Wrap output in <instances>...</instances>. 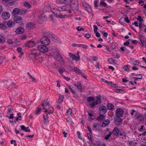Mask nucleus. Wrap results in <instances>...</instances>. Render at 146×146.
I'll list each match as a JSON object with an SVG mask.
<instances>
[{"mask_svg":"<svg viewBox=\"0 0 146 146\" xmlns=\"http://www.w3.org/2000/svg\"><path fill=\"white\" fill-rule=\"evenodd\" d=\"M10 15L8 12H4L2 14V17L4 19L7 20L10 17Z\"/></svg>","mask_w":146,"mask_h":146,"instance_id":"nucleus-11","label":"nucleus"},{"mask_svg":"<svg viewBox=\"0 0 146 146\" xmlns=\"http://www.w3.org/2000/svg\"><path fill=\"white\" fill-rule=\"evenodd\" d=\"M94 27V33L97 32V30L98 29V27L96 26L95 25L93 26Z\"/></svg>","mask_w":146,"mask_h":146,"instance_id":"nucleus-60","label":"nucleus"},{"mask_svg":"<svg viewBox=\"0 0 146 146\" xmlns=\"http://www.w3.org/2000/svg\"><path fill=\"white\" fill-rule=\"evenodd\" d=\"M40 54V52L38 50L33 49L31 51V54L33 56L35 59H36V57L38 56Z\"/></svg>","mask_w":146,"mask_h":146,"instance_id":"nucleus-6","label":"nucleus"},{"mask_svg":"<svg viewBox=\"0 0 146 146\" xmlns=\"http://www.w3.org/2000/svg\"><path fill=\"white\" fill-rule=\"evenodd\" d=\"M53 112L54 109L52 108L51 107H50L48 110L46 109L44 111L45 113L47 112L49 114L51 113H52Z\"/></svg>","mask_w":146,"mask_h":146,"instance_id":"nucleus-28","label":"nucleus"},{"mask_svg":"<svg viewBox=\"0 0 146 146\" xmlns=\"http://www.w3.org/2000/svg\"><path fill=\"white\" fill-rule=\"evenodd\" d=\"M72 110L71 109H69L67 110L66 113L67 114L70 115L72 113Z\"/></svg>","mask_w":146,"mask_h":146,"instance_id":"nucleus-53","label":"nucleus"},{"mask_svg":"<svg viewBox=\"0 0 146 146\" xmlns=\"http://www.w3.org/2000/svg\"><path fill=\"white\" fill-rule=\"evenodd\" d=\"M82 6L88 12L90 13H91L92 12V10L90 6L88 5L86 3L83 2L82 3Z\"/></svg>","mask_w":146,"mask_h":146,"instance_id":"nucleus-5","label":"nucleus"},{"mask_svg":"<svg viewBox=\"0 0 146 146\" xmlns=\"http://www.w3.org/2000/svg\"><path fill=\"white\" fill-rule=\"evenodd\" d=\"M98 1L96 0H95L94 1V7H95L97 8V7H98Z\"/></svg>","mask_w":146,"mask_h":146,"instance_id":"nucleus-59","label":"nucleus"},{"mask_svg":"<svg viewBox=\"0 0 146 146\" xmlns=\"http://www.w3.org/2000/svg\"><path fill=\"white\" fill-rule=\"evenodd\" d=\"M79 47H82L83 48L87 49L88 46L87 45L84 44H80L79 45Z\"/></svg>","mask_w":146,"mask_h":146,"instance_id":"nucleus-52","label":"nucleus"},{"mask_svg":"<svg viewBox=\"0 0 146 146\" xmlns=\"http://www.w3.org/2000/svg\"><path fill=\"white\" fill-rule=\"evenodd\" d=\"M41 43L45 45H48L50 43V40L46 36L42 37L40 39Z\"/></svg>","mask_w":146,"mask_h":146,"instance_id":"nucleus-7","label":"nucleus"},{"mask_svg":"<svg viewBox=\"0 0 146 146\" xmlns=\"http://www.w3.org/2000/svg\"><path fill=\"white\" fill-rule=\"evenodd\" d=\"M85 36L87 38H89L90 37L91 35L90 34L88 33L85 34Z\"/></svg>","mask_w":146,"mask_h":146,"instance_id":"nucleus-61","label":"nucleus"},{"mask_svg":"<svg viewBox=\"0 0 146 146\" xmlns=\"http://www.w3.org/2000/svg\"><path fill=\"white\" fill-rule=\"evenodd\" d=\"M44 35L47 37L50 38L54 42H58V38H57L54 34L50 32H45L44 34Z\"/></svg>","mask_w":146,"mask_h":146,"instance_id":"nucleus-3","label":"nucleus"},{"mask_svg":"<svg viewBox=\"0 0 146 146\" xmlns=\"http://www.w3.org/2000/svg\"><path fill=\"white\" fill-rule=\"evenodd\" d=\"M87 135L88 138L90 141L92 142V140L90 135L89 133H88Z\"/></svg>","mask_w":146,"mask_h":146,"instance_id":"nucleus-57","label":"nucleus"},{"mask_svg":"<svg viewBox=\"0 0 146 146\" xmlns=\"http://www.w3.org/2000/svg\"><path fill=\"white\" fill-rule=\"evenodd\" d=\"M70 0H57L56 2L58 4H61L64 3L65 4H67L69 3Z\"/></svg>","mask_w":146,"mask_h":146,"instance_id":"nucleus-18","label":"nucleus"},{"mask_svg":"<svg viewBox=\"0 0 146 146\" xmlns=\"http://www.w3.org/2000/svg\"><path fill=\"white\" fill-rule=\"evenodd\" d=\"M106 49L107 50V53H108L111 52V50L108 46H107L106 48Z\"/></svg>","mask_w":146,"mask_h":146,"instance_id":"nucleus-64","label":"nucleus"},{"mask_svg":"<svg viewBox=\"0 0 146 146\" xmlns=\"http://www.w3.org/2000/svg\"><path fill=\"white\" fill-rule=\"evenodd\" d=\"M64 98V96L63 95H60L59 97L58 102L60 103L62 102Z\"/></svg>","mask_w":146,"mask_h":146,"instance_id":"nucleus-41","label":"nucleus"},{"mask_svg":"<svg viewBox=\"0 0 146 146\" xmlns=\"http://www.w3.org/2000/svg\"><path fill=\"white\" fill-rule=\"evenodd\" d=\"M20 9L16 8H14L13 11L12 13L14 15H19V13Z\"/></svg>","mask_w":146,"mask_h":146,"instance_id":"nucleus-27","label":"nucleus"},{"mask_svg":"<svg viewBox=\"0 0 146 146\" xmlns=\"http://www.w3.org/2000/svg\"><path fill=\"white\" fill-rule=\"evenodd\" d=\"M24 5L25 7L28 8H29L31 7V6L29 3L27 2H25L24 3Z\"/></svg>","mask_w":146,"mask_h":146,"instance_id":"nucleus-45","label":"nucleus"},{"mask_svg":"<svg viewBox=\"0 0 146 146\" xmlns=\"http://www.w3.org/2000/svg\"><path fill=\"white\" fill-rule=\"evenodd\" d=\"M77 133L78 134V138L79 139H82V138H81L80 132H79V131H77Z\"/></svg>","mask_w":146,"mask_h":146,"instance_id":"nucleus-62","label":"nucleus"},{"mask_svg":"<svg viewBox=\"0 0 146 146\" xmlns=\"http://www.w3.org/2000/svg\"><path fill=\"white\" fill-rule=\"evenodd\" d=\"M68 87L70 90V91L73 94H74L76 93V92L75 91L74 88L72 86L68 85Z\"/></svg>","mask_w":146,"mask_h":146,"instance_id":"nucleus-34","label":"nucleus"},{"mask_svg":"<svg viewBox=\"0 0 146 146\" xmlns=\"http://www.w3.org/2000/svg\"><path fill=\"white\" fill-rule=\"evenodd\" d=\"M119 117H122L124 113V110H125V107H121L120 105H119Z\"/></svg>","mask_w":146,"mask_h":146,"instance_id":"nucleus-16","label":"nucleus"},{"mask_svg":"<svg viewBox=\"0 0 146 146\" xmlns=\"http://www.w3.org/2000/svg\"><path fill=\"white\" fill-rule=\"evenodd\" d=\"M55 9V12H54V13L55 14V16L58 18H59L61 19H62L63 18H66V15H62V14L59 13H57L56 11L57 10H56V8L54 9Z\"/></svg>","mask_w":146,"mask_h":146,"instance_id":"nucleus-14","label":"nucleus"},{"mask_svg":"<svg viewBox=\"0 0 146 146\" xmlns=\"http://www.w3.org/2000/svg\"><path fill=\"white\" fill-rule=\"evenodd\" d=\"M100 114H105L107 112V109L106 107L102 106H100L99 109Z\"/></svg>","mask_w":146,"mask_h":146,"instance_id":"nucleus-9","label":"nucleus"},{"mask_svg":"<svg viewBox=\"0 0 146 146\" xmlns=\"http://www.w3.org/2000/svg\"><path fill=\"white\" fill-rule=\"evenodd\" d=\"M129 40L131 41L132 43L133 44H135L137 42V41L136 40H133L132 39H129Z\"/></svg>","mask_w":146,"mask_h":146,"instance_id":"nucleus-55","label":"nucleus"},{"mask_svg":"<svg viewBox=\"0 0 146 146\" xmlns=\"http://www.w3.org/2000/svg\"><path fill=\"white\" fill-rule=\"evenodd\" d=\"M15 23L14 22L9 20L8 21L7 25L9 27L12 28L15 26Z\"/></svg>","mask_w":146,"mask_h":146,"instance_id":"nucleus-20","label":"nucleus"},{"mask_svg":"<svg viewBox=\"0 0 146 146\" xmlns=\"http://www.w3.org/2000/svg\"><path fill=\"white\" fill-rule=\"evenodd\" d=\"M65 70V69L64 67H60L58 69V71L60 74H62Z\"/></svg>","mask_w":146,"mask_h":146,"instance_id":"nucleus-46","label":"nucleus"},{"mask_svg":"<svg viewBox=\"0 0 146 146\" xmlns=\"http://www.w3.org/2000/svg\"><path fill=\"white\" fill-rule=\"evenodd\" d=\"M44 121L45 123H47L48 122V113H45V114H43Z\"/></svg>","mask_w":146,"mask_h":146,"instance_id":"nucleus-23","label":"nucleus"},{"mask_svg":"<svg viewBox=\"0 0 146 146\" xmlns=\"http://www.w3.org/2000/svg\"><path fill=\"white\" fill-rule=\"evenodd\" d=\"M99 124L97 123H94L92 125V127L94 129H96L97 127L98 126Z\"/></svg>","mask_w":146,"mask_h":146,"instance_id":"nucleus-56","label":"nucleus"},{"mask_svg":"<svg viewBox=\"0 0 146 146\" xmlns=\"http://www.w3.org/2000/svg\"><path fill=\"white\" fill-rule=\"evenodd\" d=\"M70 6L68 5H66L62 7H56V10L57 11H68L69 13H71V11L70 9Z\"/></svg>","mask_w":146,"mask_h":146,"instance_id":"nucleus-4","label":"nucleus"},{"mask_svg":"<svg viewBox=\"0 0 146 146\" xmlns=\"http://www.w3.org/2000/svg\"><path fill=\"white\" fill-rule=\"evenodd\" d=\"M5 41V38L2 35H0V43H3Z\"/></svg>","mask_w":146,"mask_h":146,"instance_id":"nucleus-40","label":"nucleus"},{"mask_svg":"<svg viewBox=\"0 0 146 146\" xmlns=\"http://www.w3.org/2000/svg\"><path fill=\"white\" fill-rule=\"evenodd\" d=\"M20 126L21 128V129L25 132H30L31 131L30 130V129H29V127H25L23 125H21Z\"/></svg>","mask_w":146,"mask_h":146,"instance_id":"nucleus-26","label":"nucleus"},{"mask_svg":"<svg viewBox=\"0 0 146 146\" xmlns=\"http://www.w3.org/2000/svg\"><path fill=\"white\" fill-rule=\"evenodd\" d=\"M110 123V120L108 119L104 120L102 122V126L103 127L108 125Z\"/></svg>","mask_w":146,"mask_h":146,"instance_id":"nucleus-21","label":"nucleus"},{"mask_svg":"<svg viewBox=\"0 0 146 146\" xmlns=\"http://www.w3.org/2000/svg\"><path fill=\"white\" fill-rule=\"evenodd\" d=\"M71 4L70 6V9L74 11H78V3L77 0H71L70 2Z\"/></svg>","mask_w":146,"mask_h":146,"instance_id":"nucleus-2","label":"nucleus"},{"mask_svg":"<svg viewBox=\"0 0 146 146\" xmlns=\"http://www.w3.org/2000/svg\"><path fill=\"white\" fill-rule=\"evenodd\" d=\"M76 29L78 31H84V29L81 28L80 27H76Z\"/></svg>","mask_w":146,"mask_h":146,"instance_id":"nucleus-54","label":"nucleus"},{"mask_svg":"<svg viewBox=\"0 0 146 146\" xmlns=\"http://www.w3.org/2000/svg\"><path fill=\"white\" fill-rule=\"evenodd\" d=\"M23 21L22 18L19 16H16L14 18V22L15 23H20Z\"/></svg>","mask_w":146,"mask_h":146,"instance_id":"nucleus-10","label":"nucleus"},{"mask_svg":"<svg viewBox=\"0 0 146 146\" xmlns=\"http://www.w3.org/2000/svg\"><path fill=\"white\" fill-rule=\"evenodd\" d=\"M135 144H136V143H135L132 141H130L129 142L128 145H129V146H133Z\"/></svg>","mask_w":146,"mask_h":146,"instance_id":"nucleus-51","label":"nucleus"},{"mask_svg":"<svg viewBox=\"0 0 146 146\" xmlns=\"http://www.w3.org/2000/svg\"><path fill=\"white\" fill-rule=\"evenodd\" d=\"M136 117L137 119L140 122H141L144 119V117L141 114L139 115H137Z\"/></svg>","mask_w":146,"mask_h":146,"instance_id":"nucleus-24","label":"nucleus"},{"mask_svg":"<svg viewBox=\"0 0 146 146\" xmlns=\"http://www.w3.org/2000/svg\"><path fill=\"white\" fill-rule=\"evenodd\" d=\"M74 72L77 74H82V72L81 70L78 68L77 67H75L74 68Z\"/></svg>","mask_w":146,"mask_h":146,"instance_id":"nucleus-33","label":"nucleus"},{"mask_svg":"<svg viewBox=\"0 0 146 146\" xmlns=\"http://www.w3.org/2000/svg\"><path fill=\"white\" fill-rule=\"evenodd\" d=\"M130 66L129 65H127L123 67V68L125 71H130Z\"/></svg>","mask_w":146,"mask_h":146,"instance_id":"nucleus-43","label":"nucleus"},{"mask_svg":"<svg viewBox=\"0 0 146 146\" xmlns=\"http://www.w3.org/2000/svg\"><path fill=\"white\" fill-rule=\"evenodd\" d=\"M131 60L133 63L135 65H138V64H140V62L139 60H136L131 59Z\"/></svg>","mask_w":146,"mask_h":146,"instance_id":"nucleus-36","label":"nucleus"},{"mask_svg":"<svg viewBox=\"0 0 146 146\" xmlns=\"http://www.w3.org/2000/svg\"><path fill=\"white\" fill-rule=\"evenodd\" d=\"M140 42L142 44V46H144V45L146 46V39L144 37L142 36L140 37Z\"/></svg>","mask_w":146,"mask_h":146,"instance_id":"nucleus-19","label":"nucleus"},{"mask_svg":"<svg viewBox=\"0 0 146 146\" xmlns=\"http://www.w3.org/2000/svg\"><path fill=\"white\" fill-rule=\"evenodd\" d=\"M97 104H98V103L96 102V101L93 102L89 104L90 107L92 108H93Z\"/></svg>","mask_w":146,"mask_h":146,"instance_id":"nucleus-38","label":"nucleus"},{"mask_svg":"<svg viewBox=\"0 0 146 146\" xmlns=\"http://www.w3.org/2000/svg\"><path fill=\"white\" fill-rule=\"evenodd\" d=\"M107 107L108 110H112L114 107L113 105L111 104H108Z\"/></svg>","mask_w":146,"mask_h":146,"instance_id":"nucleus-37","label":"nucleus"},{"mask_svg":"<svg viewBox=\"0 0 146 146\" xmlns=\"http://www.w3.org/2000/svg\"><path fill=\"white\" fill-rule=\"evenodd\" d=\"M95 100V98L92 96L88 97L87 98V100L88 102H90L92 101H94Z\"/></svg>","mask_w":146,"mask_h":146,"instance_id":"nucleus-31","label":"nucleus"},{"mask_svg":"<svg viewBox=\"0 0 146 146\" xmlns=\"http://www.w3.org/2000/svg\"><path fill=\"white\" fill-rule=\"evenodd\" d=\"M100 5L103 7H106L107 5V4L106 2L103 1H101L100 3Z\"/></svg>","mask_w":146,"mask_h":146,"instance_id":"nucleus-47","label":"nucleus"},{"mask_svg":"<svg viewBox=\"0 0 146 146\" xmlns=\"http://www.w3.org/2000/svg\"><path fill=\"white\" fill-rule=\"evenodd\" d=\"M112 134V133L111 132H109L108 134H107L106 136L105 137L104 139L106 140L108 139L109 138V137H110Z\"/></svg>","mask_w":146,"mask_h":146,"instance_id":"nucleus-44","label":"nucleus"},{"mask_svg":"<svg viewBox=\"0 0 146 146\" xmlns=\"http://www.w3.org/2000/svg\"><path fill=\"white\" fill-rule=\"evenodd\" d=\"M17 50L19 52V57H20L21 55H22L24 53L22 51V49L21 48L19 47H18L17 49Z\"/></svg>","mask_w":146,"mask_h":146,"instance_id":"nucleus-30","label":"nucleus"},{"mask_svg":"<svg viewBox=\"0 0 146 146\" xmlns=\"http://www.w3.org/2000/svg\"><path fill=\"white\" fill-rule=\"evenodd\" d=\"M24 31V29L21 27L17 28L15 30V32L17 34H22Z\"/></svg>","mask_w":146,"mask_h":146,"instance_id":"nucleus-17","label":"nucleus"},{"mask_svg":"<svg viewBox=\"0 0 146 146\" xmlns=\"http://www.w3.org/2000/svg\"><path fill=\"white\" fill-rule=\"evenodd\" d=\"M7 42L10 44H12L13 43V42L11 39H9L8 40Z\"/></svg>","mask_w":146,"mask_h":146,"instance_id":"nucleus-63","label":"nucleus"},{"mask_svg":"<svg viewBox=\"0 0 146 146\" xmlns=\"http://www.w3.org/2000/svg\"><path fill=\"white\" fill-rule=\"evenodd\" d=\"M6 28V26L3 23H0V28L2 29H5Z\"/></svg>","mask_w":146,"mask_h":146,"instance_id":"nucleus-48","label":"nucleus"},{"mask_svg":"<svg viewBox=\"0 0 146 146\" xmlns=\"http://www.w3.org/2000/svg\"><path fill=\"white\" fill-rule=\"evenodd\" d=\"M119 134L120 135L122 136L121 137L122 138H123L124 137H126V134L124 131H119Z\"/></svg>","mask_w":146,"mask_h":146,"instance_id":"nucleus-42","label":"nucleus"},{"mask_svg":"<svg viewBox=\"0 0 146 146\" xmlns=\"http://www.w3.org/2000/svg\"><path fill=\"white\" fill-rule=\"evenodd\" d=\"M8 82L9 83L10 86H12L15 87L16 86L15 84L14 83L12 82V81L10 80H9L8 81Z\"/></svg>","mask_w":146,"mask_h":146,"instance_id":"nucleus-49","label":"nucleus"},{"mask_svg":"<svg viewBox=\"0 0 146 146\" xmlns=\"http://www.w3.org/2000/svg\"><path fill=\"white\" fill-rule=\"evenodd\" d=\"M113 134L115 135H117L119 134V129L117 127H115L112 132Z\"/></svg>","mask_w":146,"mask_h":146,"instance_id":"nucleus-25","label":"nucleus"},{"mask_svg":"<svg viewBox=\"0 0 146 146\" xmlns=\"http://www.w3.org/2000/svg\"><path fill=\"white\" fill-rule=\"evenodd\" d=\"M35 44V42L30 40L25 43V46L26 47L30 48L34 46Z\"/></svg>","mask_w":146,"mask_h":146,"instance_id":"nucleus-12","label":"nucleus"},{"mask_svg":"<svg viewBox=\"0 0 146 146\" xmlns=\"http://www.w3.org/2000/svg\"><path fill=\"white\" fill-rule=\"evenodd\" d=\"M49 102L47 100H44L43 102L42 103V107H44L45 106H49Z\"/></svg>","mask_w":146,"mask_h":146,"instance_id":"nucleus-29","label":"nucleus"},{"mask_svg":"<svg viewBox=\"0 0 146 146\" xmlns=\"http://www.w3.org/2000/svg\"><path fill=\"white\" fill-rule=\"evenodd\" d=\"M96 102L98 103V104H100L101 102V96L99 95L96 96Z\"/></svg>","mask_w":146,"mask_h":146,"instance_id":"nucleus-32","label":"nucleus"},{"mask_svg":"<svg viewBox=\"0 0 146 146\" xmlns=\"http://www.w3.org/2000/svg\"><path fill=\"white\" fill-rule=\"evenodd\" d=\"M19 11V15H23L27 12V11L25 9H20Z\"/></svg>","mask_w":146,"mask_h":146,"instance_id":"nucleus-35","label":"nucleus"},{"mask_svg":"<svg viewBox=\"0 0 146 146\" xmlns=\"http://www.w3.org/2000/svg\"><path fill=\"white\" fill-rule=\"evenodd\" d=\"M51 54L56 60H57L61 63H64L62 58L60 55L57 48H54L52 49Z\"/></svg>","mask_w":146,"mask_h":146,"instance_id":"nucleus-1","label":"nucleus"},{"mask_svg":"<svg viewBox=\"0 0 146 146\" xmlns=\"http://www.w3.org/2000/svg\"><path fill=\"white\" fill-rule=\"evenodd\" d=\"M99 116L96 119L99 121H101L105 119V116L103 115L104 114H100Z\"/></svg>","mask_w":146,"mask_h":146,"instance_id":"nucleus-22","label":"nucleus"},{"mask_svg":"<svg viewBox=\"0 0 146 146\" xmlns=\"http://www.w3.org/2000/svg\"><path fill=\"white\" fill-rule=\"evenodd\" d=\"M5 58V57H0V64H2V63H3V60Z\"/></svg>","mask_w":146,"mask_h":146,"instance_id":"nucleus-58","label":"nucleus"},{"mask_svg":"<svg viewBox=\"0 0 146 146\" xmlns=\"http://www.w3.org/2000/svg\"><path fill=\"white\" fill-rule=\"evenodd\" d=\"M35 26V24L33 23L29 22H27L26 25V28L27 29H30L33 28Z\"/></svg>","mask_w":146,"mask_h":146,"instance_id":"nucleus-15","label":"nucleus"},{"mask_svg":"<svg viewBox=\"0 0 146 146\" xmlns=\"http://www.w3.org/2000/svg\"><path fill=\"white\" fill-rule=\"evenodd\" d=\"M41 111V108H37L36 110L35 111V113L36 114H37L40 113Z\"/></svg>","mask_w":146,"mask_h":146,"instance_id":"nucleus-50","label":"nucleus"},{"mask_svg":"<svg viewBox=\"0 0 146 146\" xmlns=\"http://www.w3.org/2000/svg\"><path fill=\"white\" fill-rule=\"evenodd\" d=\"M38 48L40 52H46L48 51V48L44 45H39Z\"/></svg>","mask_w":146,"mask_h":146,"instance_id":"nucleus-8","label":"nucleus"},{"mask_svg":"<svg viewBox=\"0 0 146 146\" xmlns=\"http://www.w3.org/2000/svg\"><path fill=\"white\" fill-rule=\"evenodd\" d=\"M74 86H76L78 90L80 91H82V86L80 82H76L74 84Z\"/></svg>","mask_w":146,"mask_h":146,"instance_id":"nucleus-13","label":"nucleus"},{"mask_svg":"<svg viewBox=\"0 0 146 146\" xmlns=\"http://www.w3.org/2000/svg\"><path fill=\"white\" fill-rule=\"evenodd\" d=\"M80 56L79 55H78L77 56H75V55L74 56V57H73L72 58V59L73 60H76V61H78L80 60Z\"/></svg>","mask_w":146,"mask_h":146,"instance_id":"nucleus-39","label":"nucleus"}]
</instances>
